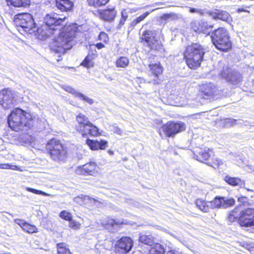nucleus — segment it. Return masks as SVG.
Returning <instances> with one entry per match:
<instances>
[{
    "label": "nucleus",
    "instance_id": "obj_1",
    "mask_svg": "<svg viewBox=\"0 0 254 254\" xmlns=\"http://www.w3.org/2000/svg\"><path fill=\"white\" fill-rule=\"evenodd\" d=\"M66 16L62 17L56 13L47 14L44 18V24L37 29L38 38L42 40L53 35H58L50 44L51 50L56 53L64 54L73 45L77 29L76 24L69 25L61 32V26L66 23Z\"/></svg>",
    "mask_w": 254,
    "mask_h": 254
},
{
    "label": "nucleus",
    "instance_id": "obj_2",
    "mask_svg": "<svg viewBox=\"0 0 254 254\" xmlns=\"http://www.w3.org/2000/svg\"><path fill=\"white\" fill-rule=\"evenodd\" d=\"M9 127L14 131L27 130L33 126V121L31 115L16 108L13 109L7 118Z\"/></svg>",
    "mask_w": 254,
    "mask_h": 254
},
{
    "label": "nucleus",
    "instance_id": "obj_3",
    "mask_svg": "<svg viewBox=\"0 0 254 254\" xmlns=\"http://www.w3.org/2000/svg\"><path fill=\"white\" fill-rule=\"evenodd\" d=\"M205 53L204 49L199 44L193 43L187 46L184 52V58L188 66L191 69L199 67Z\"/></svg>",
    "mask_w": 254,
    "mask_h": 254
},
{
    "label": "nucleus",
    "instance_id": "obj_4",
    "mask_svg": "<svg viewBox=\"0 0 254 254\" xmlns=\"http://www.w3.org/2000/svg\"><path fill=\"white\" fill-rule=\"evenodd\" d=\"M211 38L213 44L220 51L227 52L231 48L229 32L224 28L219 27L214 30Z\"/></svg>",
    "mask_w": 254,
    "mask_h": 254
},
{
    "label": "nucleus",
    "instance_id": "obj_5",
    "mask_svg": "<svg viewBox=\"0 0 254 254\" xmlns=\"http://www.w3.org/2000/svg\"><path fill=\"white\" fill-rule=\"evenodd\" d=\"M14 22L17 30L21 33L32 34L37 32L36 23L31 14L28 13H19L14 17Z\"/></svg>",
    "mask_w": 254,
    "mask_h": 254
},
{
    "label": "nucleus",
    "instance_id": "obj_6",
    "mask_svg": "<svg viewBox=\"0 0 254 254\" xmlns=\"http://www.w3.org/2000/svg\"><path fill=\"white\" fill-rule=\"evenodd\" d=\"M78 125L75 127V129L80 132L83 137H86L89 134L91 136H97L99 134L98 129L90 123L87 117L82 114H79L76 116Z\"/></svg>",
    "mask_w": 254,
    "mask_h": 254
},
{
    "label": "nucleus",
    "instance_id": "obj_7",
    "mask_svg": "<svg viewBox=\"0 0 254 254\" xmlns=\"http://www.w3.org/2000/svg\"><path fill=\"white\" fill-rule=\"evenodd\" d=\"M47 148L51 158L57 162H64L66 158L67 151L60 141L55 139L50 140L47 145Z\"/></svg>",
    "mask_w": 254,
    "mask_h": 254
},
{
    "label": "nucleus",
    "instance_id": "obj_8",
    "mask_svg": "<svg viewBox=\"0 0 254 254\" xmlns=\"http://www.w3.org/2000/svg\"><path fill=\"white\" fill-rule=\"evenodd\" d=\"M185 129L186 125L184 123L168 122L162 127L159 133L160 135H162V131L166 136L173 137L176 134L185 130Z\"/></svg>",
    "mask_w": 254,
    "mask_h": 254
},
{
    "label": "nucleus",
    "instance_id": "obj_9",
    "mask_svg": "<svg viewBox=\"0 0 254 254\" xmlns=\"http://www.w3.org/2000/svg\"><path fill=\"white\" fill-rule=\"evenodd\" d=\"M17 102L16 93L9 88L0 91V105L5 109L13 107Z\"/></svg>",
    "mask_w": 254,
    "mask_h": 254
},
{
    "label": "nucleus",
    "instance_id": "obj_10",
    "mask_svg": "<svg viewBox=\"0 0 254 254\" xmlns=\"http://www.w3.org/2000/svg\"><path fill=\"white\" fill-rule=\"evenodd\" d=\"M238 223L241 227H254V208H247L239 213Z\"/></svg>",
    "mask_w": 254,
    "mask_h": 254
},
{
    "label": "nucleus",
    "instance_id": "obj_11",
    "mask_svg": "<svg viewBox=\"0 0 254 254\" xmlns=\"http://www.w3.org/2000/svg\"><path fill=\"white\" fill-rule=\"evenodd\" d=\"M141 39L147 44L151 49L155 51L163 50V45L156 37L154 32L150 30L145 31L142 34Z\"/></svg>",
    "mask_w": 254,
    "mask_h": 254
},
{
    "label": "nucleus",
    "instance_id": "obj_12",
    "mask_svg": "<svg viewBox=\"0 0 254 254\" xmlns=\"http://www.w3.org/2000/svg\"><path fill=\"white\" fill-rule=\"evenodd\" d=\"M133 241L129 237H123L115 245L114 252L116 254H127L131 250Z\"/></svg>",
    "mask_w": 254,
    "mask_h": 254
},
{
    "label": "nucleus",
    "instance_id": "obj_13",
    "mask_svg": "<svg viewBox=\"0 0 254 254\" xmlns=\"http://www.w3.org/2000/svg\"><path fill=\"white\" fill-rule=\"evenodd\" d=\"M220 75L222 78L233 85H237L242 80V76L239 72L229 67L223 68Z\"/></svg>",
    "mask_w": 254,
    "mask_h": 254
},
{
    "label": "nucleus",
    "instance_id": "obj_14",
    "mask_svg": "<svg viewBox=\"0 0 254 254\" xmlns=\"http://www.w3.org/2000/svg\"><path fill=\"white\" fill-rule=\"evenodd\" d=\"M149 68L150 73L149 74V79L147 80V82L149 83L153 84H158L160 83L159 76L163 72V67L158 64H150Z\"/></svg>",
    "mask_w": 254,
    "mask_h": 254
},
{
    "label": "nucleus",
    "instance_id": "obj_15",
    "mask_svg": "<svg viewBox=\"0 0 254 254\" xmlns=\"http://www.w3.org/2000/svg\"><path fill=\"white\" fill-rule=\"evenodd\" d=\"M212 153V151L206 147H196L194 148L193 157L198 161L204 163L209 159Z\"/></svg>",
    "mask_w": 254,
    "mask_h": 254
},
{
    "label": "nucleus",
    "instance_id": "obj_16",
    "mask_svg": "<svg viewBox=\"0 0 254 254\" xmlns=\"http://www.w3.org/2000/svg\"><path fill=\"white\" fill-rule=\"evenodd\" d=\"M191 28L196 32L209 34L208 29L212 28L213 25H208L203 20H194L191 22Z\"/></svg>",
    "mask_w": 254,
    "mask_h": 254
},
{
    "label": "nucleus",
    "instance_id": "obj_17",
    "mask_svg": "<svg viewBox=\"0 0 254 254\" xmlns=\"http://www.w3.org/2000/svg\"><path fill=\"white\" fill-rule=\"evenodd\" d=\"M97 167L94 162L86 163L82 166H79L76 170V173L79 175H85L86 174L93 175L97 172Z\"/></svg>",
    "mask_w": 254,
    "mask_h": 254
},
{
    "label": "nucleus",
    "instance_id": "obj_18",
    "mask_svg": "<svg viewBox=\"0 0 254 254\" xmlns=\"http://www.w3.org/2000/svg\"><path fill=\"white\" fill-rule=\"evenodd\" d=\"M200 90L204 95L210 97L217 94L218 89L216 86L210 82L202 84L200 86Z\"/></svg>",
    "mask_w": 254,
    "mask_h": 254
},
{
    "label": "nucleus",
    "instance_id": "obj_19",
    "mask_svg": "<svg viewBox=\"0 0 254 254\" xmlns=\"http://www.w3.org/2000/svg\"><path fill=\"white\" fill-rule=\"evenodd\" d=\"M224 181L229 185L235 187L239 186L240 188H243L246 189L248 191L253 192V190L248 188H245V182L244 181L237 177H231L228 175L224 177Z\"/></svg>",
    "mask_w": 254,
    "mask_h": 254
},
{
    "label": "nucleus",
    "instance_id": "obj_20",
    "mask_svg": "<svg viewBox=\"0 0 254 254\" xmlns=\"http://www.w3.org/2000/svg\"><path fill=\"white\" fill-rule=\"evenodd\" d=\"M73 4L72 0H56V1L57 7L61 11L67 12L71 10Z\"/></svg>",
    "mask_w": 254,
    "mask_h": 254
},
{
    "label": "nucleus",
    "instance_id": "obj_21",
    "mask_svg": "<svg viewBox=\"0 0 254 254\" xmlns=\"http://www.w3.org/2000/svg\"><path fill=\"white\" fill-rule=\"evenodd\" d=\"M86 144L89 146L91 150H95L98 149H105L108 142L105 140H101L100 141L97 140L87 139L86 140Z\"/></svg>",
    "mask_w": 254,
    "mask_h": 254
},
{
    "label": "nucleus",
    "instance_id": "obj_22",
    "mask_svg": "<svg viewBox=\"0 0 254 254\" xmlns=\"http://www.w3.org/2000/svg\"><path fill=\"white\" fill-rule=\"evenodd\" d=\"M210 16L214 19H219L228 22H230L232 21V18L230 15L226 11L212 12L210 13Z\"/></svg>",
    "mask_w": 254,
    "mask_h": 254
},
{
    "label": "nucleus",
    "instance_id": "obj_23",
    "mask_svg": "<svg viewBox=\"0 0 254 254\" xmlns=\"http://www.w3.org/2000/svg\"><path fill=\"white\" fill-rule=\"evenodd\" d=\"M100 223L106 229H110L111 227H115L124 223L123 221L120 220H115L110 217H107L104 219L100 220Z\"/></svg>",
    "mask_w": 254,
    "mask_h": 254
},
{
    "label": "nucleus",
    "instance_id": "obj_24",
    "mask_svg": "<svg viewBox=\"0 0 254 254\" xmlns=\"http://www.w3.org/2000/svg\"><path fill=\"white\" fill-rule=\"evenodd\" d=\"M117 14V11L113 8H108L100 12L101 17L107 21H113Z\"/></svg>",
    "mask_w": 254,
    "mask_h": 254
},
{
    "label": "nucleus",
    "instance_id": "obj_25",
    "mask_svg": "<svg viewBox=\"0 0 254 254\" xmlns=\"http://www.w3.org/2000/svg\"><path fill=\"white\" fill-rule=\"evenodd\" d=\"M8 4L15 7H27L30 5V0H6Z\"/></svg>",
    "mask_w": 254,
    "mask_h": 254
},
{
    "label": "nucleus",
    "instance_id": "obj_26",
    "mask_svg": "<svg viewBox=\"0 0 254 254\" xmlns=\"http://www.w3.org/2000/svg\"><path fill=\"white\" fill-rule=\"evenodd\" d=\"M154 237L151 235L140 234L138 240L141 243L152 246L154 244Z\"/></svg>",
    "mask_w": 254,
    "mask_h": 254
},
{
    "label": "nucleus",
    "instance_id": "obj_27",
    "mask_svg": "<svg viewBox=\"0 0 254 254\" xmlns=\"http://www.w3.org/2000/svg\"><path fill=\"white\" fill-rule=\"evenodd\" d=\"M224 202V197L217 196L213 200L209 201V204L211 208H223V203Z\"/></svg>",
    "mask_w": 254,
    "mask_h": 254
},
{
    "label": "nucleus",
    "instance_id": "obj_28",
    "mask_svg": "<svg viewBox=\"0 0 254 254\" xmlns=\"http://www.w3.org/2000/svg\"><path fill=\"white\" fill-rule=\"evenodd\" d=\"M195 203L196 207L203 212H208L209 209L211 208L209 201L206 202L201 199H197Z\"/></svg>",
    "mask_w": 254,
    "mask_h": 254
},
{
    "label": "nucleus",
    "instance_id": "obj_29",
    "mask_svg": "<svg viewBox=\"0 0 254 254\" xmlns=\"http://www.w3.org/2000/svg\"><path fill=\"white\" fill-rule=\"evenodd\" d=\"M151 249L149 251V254H164L165 250L164 247L159 244L154 243L151 246Z\"/></svg>",
    "mask_w": 254,
    "mask_h": 254
},
{
    "label": "nucleus",
    "instance_id": "obj_30",
    "mask_svg": "<svg viewBox=\"0 0 254 254\" xmlns=\"http://www.w3.org/2000/svg\"><path fill=\"white\" fill-rule=\"evenodd\" d=\"M32 140V137L28 133H23L19 137V141L22 145L30 144Z\"/></svg>",
    "mask_w": 254,
    "mask_h": 254
},
{
    "label": "nucleus",
    "instance_id": "obj_31",
    "mask_svg": "<svg viewBox=\"0 0 254 254\" xmlns=\"http://www.w3.org/2000/svg\"><path fill=\"white\" fill-rule=\"evenodd\" d=\"M129 63L128 59L125 57H120L116 61V65L117 67H126Z\"/></svg>",
    "mask_w": 254,
    "mask_h": 254
},
{
    "label": "nucleus",
    "instance_id": "obj_32",
    "mask_svg": "<svg viewBox=\"0 0 254 254\" xmlns=\"http://www.w3.org/2000/svg\"><path fill=\"white\" fill-rule=\"evenodd\" d=\"M57 250L58 254H71L69 250L65 247V244L63 243L57 244Z\"/></svg>",
    "mask_w": 254,
    "mask_h": 254
},
{
    "label": "nucleus",
    "instance_id": "obj_33",
    "mask_svg": "<svg viewBox=\"0 0 254 254\" xmlns=\"http://www.w3.org/2000/svg\"><path fill=\"white\" fill-rule=\"evenodd\" d=\"M23 230L29 234L38 232V229L35 225L30 224L28 223H26V224L24 225Z\"/></svg>",
    "mask_w": 254,
    "mask_h": 254
},
{
    "label": "nucleus",
    "instance_id": "obj_34",
    "mask_svg": "<svg viewBox=\"0 0 254 254\" xmlns=\"http://www.w3.org/2000/svg\"><path fill=\"white\" fill-rule=\"evenodd\" d=\"M179 18V15L175 13H165L161 16V19L164 20H167L168 19L175 20Z\"/></svg>",
    "mask_w": 254,
    "mask_h": 254
},
{
    "label": "nucleus",
    "instance_id": "obj_35",
    "mask_svg": "<svg viewBox=\"0 0 254 254\" xmlns=\"http://www.w3.org/2000/svg\"><path fill=\"white\" fill-rule=\"evenodd\" d=\"M239 219V213H238L237 209L231 211L228 216V219L230 222H234L236 220Z\"/></svg>",
    "mask_w": 254,
    "mask_h": 254
},
{
    "label": "nucleus",
    "instance_id": "obj_36",
    "mask_svg": "<svg viewBox=\"0 0 254 254\" xmlns=\"http://www.w3.org/2000/svg\"><path fill=\"white\" fill-rule=\"evenodd\" d=\"M149 12L147 11L144 13L142 15L137 17L131 22V25L133 26H135L136 24L143 21L149 14Z\"/></svg>",
    "mask_w": 254,
    "mask_h": 254
},
{
    "label": "nucleus",
    "instance_id": "obj_37",
    "mask_svg": "<svg viewBox=\"0 0 254 254\" xmlns=\"http://www.w3.org/2000/svg\"><path fill=\"white\" fill-rule=\"evenodd\" d=\"M222 121L223 124H224V127H233L236 124L237 122L236 120L230 118L225 119Z\"/></svg>",
    "mask_w": 254,
    "mask_h": 254
},
{
    "label": "nucleus",
    "instance_id": "obj_38",
    "mask_svg": "<svg viewBox=\"0 0 254 254\" xmlns=\"http://www.w3.org/2000/svg\"><path fill=\"white\" fill-rule=\"evenodd\" d=\"M224 202L223 203V208H226L229 207L233 206L235 204V200L234 198H225Z\"/></svg>",
    "mask_w": 254,
    "mask_h": 254
},
{
    "label": "nucleus",
    "instance_id": "obj_39",
    "mask_svg": "<svg viewBox=\"0 0 254 254\" xmlns=\"http://www.w3.org/2000/svg\"><path fill=\"white\" fill-rule=\"evenodd\" d=\"M25 190H27L28 191H29V192H32L33 193L37 194H41V195H43L44 196H49L50 195L49 194H48L45 192H44L42 190H36V189H32V188H29V187H26Z\"/></svg>",
    "mask_w": 254,
    "mask_h": 254
},
{
    "label": "nucleus",
    "instance_id": "obj_40",
    "mask_svg": "<svg viewBox=\"0 0 254 254\" xmlns=\"http://www.w3.org/2000/svg\"><path fill=\"white\" fill-rule=\"evenodd\" d=\"M111 130L114 133L118 134L120 135H122L123 131L122 130L117 126L116 124H113L110 126Z\"/></svg>",
    "mask_w": 254,
    "mask_h": 254
},
{
    "label": "nucleus",
    "instance_id": "obj_41",
    "mask_svg": "<svg viewBox=\"0 0 254 254\" xmlns=\"http://www.w3.org/2000/svg\"><path fill=\"white\" fill-rule=\"evenodd\" d=\"M78 98L80 99L81 100L88 103L90 105H92L93 103V100L88 97L85 96L83 94L81 93H79V94H78Z\"/></svg>",
    "mask_w": 254,
    "mask_h": 254
},
{
    "label": "nucleus",
    "instance_id": "obj_42",
    "mask_svg": "<svg viewBox=\"0 0 254 254\" xmlns=\"http://www.w3.org/2000/svg\"><path fill=\"white\" fill-rule=\"evenodd\" d=\"M60 216L62 218H63L65 220H67L68 221L71 220V219H72V216H71V214L66 211H64V210L62 211L60 213Z\"/></svg>",
    "mask_w": 254,
    "mask_h": 254
},
{
    "label": "nucleus",
    "instance_id": "obj_43",
    "mask_svg": "<svg viewBox=\"0 0 254 254\" xmlns=\"http://www.w3.org/2000/svg\"><path fill=\"white\" fill-rule=\"evenodd\" d=\"M81 65L87 68H89L93 66V63L91 60L89 59L88 56H87L82 62Z\"/></svg>",
    "mask_w": 254,
    "mask_h": 254
},
{
    "label": "nucleus",
    "instance_id": "obj_44",
    "mask_svg": "<svg viewBox=\"0 0 254 254\" xmlns=\"http://www.w3.org/2000/svg\"><path fill=\"white\" fill-rule=\"evenodd\" d=\"M65 90L68 93L72 94L75 97H77L78 94H79L80 92H77L75 89L70 87L69 86H67L65 87Z\"/></svg>",
    "mask_w": 254,
    "mask_h": 254
},
{
    "label": "nucleus",
    "instance_id": "obj_45",
    "mask_svg": "<svg viewBox=\"0 0 254 254\" xmlns=\"http://www.w3.org/2000/svg\"><path fill=\"white\" fill-rule=\"evenodd\" d=\"M238 201L244 205L249 204V199L247 196H241L238 198Z\"/></svg>",
    "mask_w": 254,
    "mask_h": 254
},
{
    "label": "nucleus",
    "instance_id": "obj_46",
    "mask_svg": "<svg viewBox=\"0 0 254 254\" xmlns=\"http://www.w3.org/2000/svg\"><path fill=\"white\" fill-rule=\"evenodd\" d=\"M69 227L72 229H78L80 226V224L78 223H77L75 221H73L72 219L71 220L69 221Z\"/></svg>",
    "mask_w": 254,
    "mask_h": 254
},
{
    "label": "nucleus",
    "instance_id": "obj_47",
    "mask_svg": "<svg viewBox=\"0 0 254 254\" xmlns=\"http://www.w3.org/2000/svg\"><path fill=\"white\" fill-rule=\"evenodd\" d=\"M14 222L19 225L21 228L23 229L24 228V225L26 224V222L24 221L23 220L20 219H16L14 220Z\"/></svg>",
    "mask_w": 254,
    "mask_h": 254
},
{
    "label": "nucleus",
    "instance_id": "obj_48",
    "mask_svg": "<svg viewBox=\"0 0 254 254\" xmlns=\"http://www.w3.org/2000/svg\"><path fill=\"white\" fill-rule=\"evenodd\" d=\"M109 0H98L97 3H96V6L99 7L102 5H105Z\"/></svg>",
    "mask_w": 254,
    "mask_h": 254
},
{
    "label": "nucleus",
    "instance_id": "obj_49",
    "mask_svg": "<svg viewBox=\"0 0 254 254\" xmlns=\"http://www.w3.org/2000/svg\"><path fill=\"white\" fill-rule=\"evenodd\" d=\"M158 229L159 230H161L167 233H168L171 236L173 237L174 238L177 239H178V237L175 235H174V234L173 233H170L166 229L164 228H162L161 227H160V226H158Z\"/></svg>",
    "mask_w": 254,
    "mask_h": 254
},
{
    "label": "nucleus",
    "instance_id": "obj_50",
    "mask_svg": "<svg viewBox=\"0 0 254 254\" xmlns=\"http://www.w3.org/2000/svg\"><path fill=\"white\" fill-rule=\"evenodd\" d=\"M166 254H182V253L177 250H171L168 251Z\"/></svg>",
    "mask_w": 254,
    "mask_h": 254
},
{
    "label": "nucleus",
    "instance_id": "obj_51",
    "mask_svg": "<svg viewBox=\"0 0 254 254\" xmlns=\"http://www.w3.org/2000/svg\"><path fill=\"white\" fill-rule=\"evenodd\" d=\"M88 4L90 6H93L97 7L96 3H97L98 0H87Z\"/></svg>",
    "mask_w": 254,
    "mask_h": 254
},
{
    "label": "nucleus",
    "instance_id": "obj_52",
    "mask_svg": "<svg viewBox=\"0 0 254 254\" xmlns=\"http://www.w3.org/2000/svg\"><path fill=\"white\" fill-rule=\"evenodd\" d=\"M121 16H122L121 18L125 19L127 20V19L128 17V14L125 9H124L122 11Z\"/></svg>",
    "mask_w": 254,
    "mask_h": 254
},
{
    "label": "nucleus",
    "instance_id": "obj_53",
    "mask_svg": "<svg viewBox=\"0 0 254 254\" xmlns=\"http://www.w3.org/2000/svg\"><path fill=\"white\" fill-rule=\"evenodd\" d=\"M190 12L191 13L198 12L201 14L202 13L201 9H198L190 7Z\"/></svg>",
    "mask_w": 254,
    "mask_h": 254
},
{
    "label": "nucleus",
    "instance_id": "obj_54",
    "mask_svg": "<svg viewBox=\"0 0 254 254\" xmlns=\"http://www.w3.org/2000/svg\"><path fill=\"white\" fill-rule=\"evenodd\" d=\"M107 34L104 32H101L99 35V39L100 40H104L105 41V39L107 38Z\"/></svg>",
    "mask_w": 254,
    "mask_h": 254
},
{
    "label": "nucleus",
    "instance_id": "obj_55",
    "mask_svg": "<svg viewBox=\"0 0 254 254\" xmlns=\"http://www.w3.org/2000/svg\"><path fill=\"white\" fill-rule=\"evenodd\" d=\"M96 47L98 49H101L103 48L104 47V45L103 44L101 43H97L96 45Z\"/></svg>",
    "mask_w": 254,
    "mask_h": 254
},
{
    "label": "nucleus",
    "instance_id": "obj_56",
    "mask_svg": "<svg viewBox=\"0 0 254 254\" xmlns=\"http://www.w3.org/2000/svg\"><path fill=\"white\" fill-rule=\"evenodd\" d=\"M8 166V164H0V169H7Z\"/></svg>",
    "mask_w": 254,
    "mask_h": 254
},
{
    "label": "nucleus",
    "instance_id": "obj_57",
    "mask_svg": "<svg viewBox=\"0 0 254 254\" xmlns=\"http://www.w3.org/2000/svg\"><path fill=\"white\" fill-rule=\"evenodd\" d=\"M126 19H122L121 18L120 20V22H119V25L120 26H122V25H123L124 24H125V22L126 21Z\"/></svg>",
    "mask_w": 254,
    "mask_h": 254
},
{
    "label": "nucleus",
    "instance_id": "obj_58",
    "mask_svg": "<svg viewBox=\"0 0 254 254\" xmlns=\"http://www.w3.org/2000/svg\"><path fill=\"white\" fill-rule=\"evenodd\" d=\"M78 198H81L83 200H86L88 199L89 197L88 196L84 195H81L80 196H78Z\"/></svg>",
    "mask_w": 254,
    "mask_h": 254
},
{
    "label": "nucleus",
    "instance_id": "obj_59",
    "mask_svg": "<svg viewBox=\"0 0 254 254\" xmlns=\"http://www.w3.org/2000/svg\"><path fill=\"white\" fill-rule=\"evenodd\" d=\"M238 12L244 11V12H250V11L249 10H247L246 9H244L243 8H239L238 10Z\"/></svg>",
    "mask_w": 254,
    "mask_h": 254
},
{
    "label": "nucleus",
    "instance_id": "obj_60",
    "mask_svg": "<svg viewBox=\"0 0 254 254\" xmlns=\"http://www.w3.org/2000/svg\"><path fill=\"white\" fill-rule=\"evenodd\" d=\"M13 168L11 169L13 170H18V167L16 166H12Z\"/></svg>",
    "mask_w": 254,
    "mask_h": 254
},
{
    "label": "nucleus",
    "instance_id": "obj_61",
    "mask_svg": "<svg viewBox=\"0 0 254 254\" xmlns=\"http://www.w3.org/2000/svg\"><path fill=\"white\" fill-rule=\"evenodd\" d=\"M108 152L111 155L113 154V152L112 151H111V150H109Z\"/></svg>",
    "mask_w": 254,
    "mask_h": 254
},
{
    "label": "nucleus",
    "instance_id": "obj_62",
    "mask_svg": "<svg viewBox=\"0 0 254 254\" xmlns=\"http://www.w3.org/2000/svg\"><path fill=\"white\" fill-rule=\"evenodd\" d=\"M158 4H163V3L160 2V3H159Z\"/></svg>",
    "mask_w": 254,
    "mask_h": 254
},
{
    "label": "nucleus",
    "instance_id": "obj_63",
    "mask_svg": "<svg viewBox=\"0 0 254 254\" xmlns=\"http://www.w3.org/2000/svg\"><path fill=\"white\" fill-rule=\"evenodd\" d=\"M60 61V59H57V61L59 62Z\"/></svg>",
    "mask_w": 254,
    "mask_h": 254
},
{
    "label": "nucleus",
    "instance_id": "obj_64",
    "mask_svg": "<svg viewBox=\"0 0 254 254\" xmlns=\"http://www.w3.org/2000/svg\"><path fill=\"white\" fill-rule=\"evenodd\" d=\"M252 248L254 249V246L252 247Z\"/></svg>",
    "mask_w": 254,
    "mask_h": 254
}]
</instances>
